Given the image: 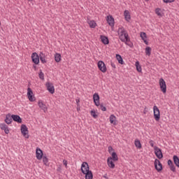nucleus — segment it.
<instances>
[{
    "label": "nucleus",
    "mask_w": 179,
    "mask_h": 179,
    "mask_svg": "<svg viewBox=\"0 0 179 179\" xmlns=\"http://www.w3.org/2000/svg\"><path fill=\"white\" fill-rule=\"evenodd\" d=\"M118 34H121L122 37H124L125 41H129L131 38H129V35H128V33H127V31L124 29V27L119 28L117 30Z\"/></svg>",
    "instance_id": "1"
},
{
    "label": "nucleus",
    "mask_w": 179,
    "mask_h": 179,
    "mask_svg": "<svg viewBox=\"0 0 179 179\" xmlns=\"http://www.w3.org/2000/svg\"><path fill=\"white\" fill-rule=\"evenodd\" d=\"M159 87L164 94L167 93V85H166V81H164V79L163 78L159 79Z\"/></svg>",
    "instance_id": "2"
},
{
    "label": "nucleus",
    "mask_w": 179,
    "mask_h": 179,
    "mask_svg": "<svg viewBox=\"0 0 179 179\" xmlns=\"http://www.w3.org/2000/svg\"><path fill=\"white\" fill-rule=\"evenodd\" d=\"M21 134L26 138V139H29V129L27 128V126L26 124H22L21 125Z\"/></svg>",
    "instance_id": "3"
},
{
    "label": "nucleus",
    "mask_w": 179,
    "mask_h": 179,
    "mask_svg": "<svg viewBox=\"0 0 179 179\" xmlns=\"http://www.w3.org/2000/svg\"><path fill=\"white\" fill-rule=\"evenodd\" d=\"M154 166H155V170H157L158 173H160V171H162L163 164H162V162H160V160L155 159L154 162Z\"/></svg>",
    "instance_id": "4"
},
{
    "label": "nucleus",
    "mask_w": 179,
    "mask_h": 179,
    "mask_svg": "<svg viewBox=\"0 0 179 179\" xmlns=\"http://www.w3.org/2000/svg\"><path fill=\"white\" fill-rule=\"evenodd\" d=\"M31 60L32 62L35 64V65H38V64H40V55H38V54H37V52H33L31 54Z\"/></svg>",
    "instance_id": "5"
},
{
    "label": "nucleus",
    "mask_w": 179,
    "mask_h": 179,
    "mask_svg": "<svg viewBox=\"0 0 179 179\" xmlns=\"http://www.w3.org/2000/svg\"><path fill=\"white\" fill-rule=\"evenodd\" d=\"M97 65L98 69L99 71H101V72H103V73H106V72H107V66H106L104 62L100 60L98 62Z\"/></svg>",
    "instance_id": "6"
},
{
    "label": "nucleus",
    "mask_w": 179,
    "mask_h": 179,
    "mask_svg": "<svg viewBox=\"0 0 179 179\" xmlns=\"http://www.w3.org/2000/svg\"><path fill=\"white\" fill-rule=\"evenodd\" d=\"M154 118L155 121H160V110L157 106L153 107Z\"/></svg>",
    "instance_id": "7"
},
{
    "label": "nucleus",
    "mask_w": 179,
    "mask_h": 179,
    "mask_svg": "<svg viewBox=\"0 0 179 179\" xmlns=\"http://www.w3.org/2000/svg\"><path fill=\"white\" fill-rule=\"evenodd\" d=\"M45 87L50 94H54V93H55V88L54 87V84L52 83L47 82L45 83Z\"/></svg>",
    "instance_id": "8"
},
{
    "label": "nucleus",
    "mask_w": 179,
    "mask_h": 179,
    "mask_svg": "<svg viewBox=\"0 0 179 179\" xmlns=\"http://www.w3.org/2000/svg\"><path fill=\"white\" fill-rule=\"evenodd\" d=\"M154 150L155 156H157L159 160H161V159L163 157V152H162V149L159 148L157 146H155Z\"/></svg>",
    "instance_id": "9"
},
{
    "label": "nucleus",
    "mask_w": 179,
    "mask_h": 179,
    "mask_svg": "<svg viewBox=\"0 0 179 179\" xmlns=\"http://www.w3.org/2000/svg\"><path fill=\"white\" fill-rule=\"evenodd\" d=\"M27 97L29 101H36V97L34 96V94H33V90L30 87L27 89Z\"/></svg>",
    "instance_id": "10"
},
{
    "label": "nucleus",
    "mask_w": 179,
    "mask_h": 179,
    "mask_svg": "<svg viewBox=\"0 0 179 179\" xmlns=\"http://www.w3.org/2000/svg\"><path fill=\"white\" fill-rule=\"evenodd\" d=\"M93 101L96 107L100 106V95H99V93L96 92L93 94Z\"/></svg>",
    "instance_id": "11"
},
{
    "label": "nucleus",
    "mask_w": 179,
    "mask_h": 179,
    "mask_svg": "<svg viewBox=\"0 0 179 179\" xmlns=\"http://www.w3.org/2000/svg\"><path fill=\"white\" fill-rule=\"evenodd\" d=\"M81 173H87V171H90V167L89 166V164L87 162H83L81 164Z\"/></svg>",
    "instance_id": "12"
},
{
    "label": "nucleus",
    "mask_w": 179,
    "mask_h": 179,
    "mask_svg": "<svg viewBox=\"0 0 179 179\" xmlns=\"http://www.w3.org/2000/svg\"><path fill=\"white\" fill-rule=\"evenodd\" d=\"M44 156L43 153V150L40 149V148H36V157L37 160H41Z\"/></svg>",
    "instance_id": "13"
},
{
    "label": "nucleus",
    "mask_w": 179,
    "mask_h": 179,
    "mask_svg": "<svg viewBox=\"0 0 179 179\" xmlns=\"http://www.w3.org/2000/svg\"><path fill=\"white\" fill-rule=\"evenodd\" d=\"M106 21L110 27H114L115 22L114 21V17L113 15H108L106 17Z\"/></svg>",
    "instance_id": "14"
},
{
    "label": "nucleus",
    "mask_w": 179,
    "mask_h": 179,
    "mask_svg": "<svg viewBox=\"0 0 179 179\" xmlns=\"http://www.w3.org/2000/svg\"><path fill=\"white\" fill-rule=\"evenodd\" d=\"M13 121V118H12V114L8 113L6 115L4 122H6V124H7V125H10V124H12Z\"/></svg>",
    "instance_id": "15"
},
{
    "label": "nucleus",
    "mask_w": 179,
    "mask_h": 179,
    "mask_svg": "<svg viewBox=\"0 0 179 179\" xmlns=\"http://www.w3.org/2000/svg\"><path fill=\"white\" fill-rule=\"evenodd\" d=\"M101 41L104 44V45H107L110 44V40H108V37L104 35H101L100 36Z\"/></svg>",
    "instance_id": "16"
},
{
    "label": "nucleus",
    "mask_w": 179,
    "mask_h": 179,
    "mask_svg": "<svg viewBox=\"0 0 179 179\" xmlns=\"http://www.w3.org/2000/svg\"><path fill=\"white\" fill-rule=\"evenodd\" d=\"M0 128L2 131H4L5 134L8 135L9 134V127L5 123L0 124Z\"/></svg>",
    "instance_id": "17"
},
{
    "label": "nucleus",
    "mask_w": 179,
    "mask_h": 179,
    "mask_svg": "<svg viewBox=\"0 0 179 179\" xmlns=\"http://www.w3.org/2000/svg\"><path fill=\"white\" fill-rule=\"evenodd\" d=\"M13 121L17 122V124H22V117L18 115H12Z\"/></svg>",
    "instance_id": "18"
},
{
    "label": "nucleus",
    "mask_w": 179,
    "mask_h": 179,
    "mask_svg": "<svg viewBox=\"0 0 179 179\" xmlns=\"http://www.w3.org/2000/svg\"><path fill=\"white\" fill-rule=\"evenodd\" d=\"M107 164L108 167H110V169H115V164H114V162H113V159H111V157H109L107 159Z\"/></svg>",
    "instance_id": "19"
},
{
    "label": "nucleus",
    "mask_w": 179,
    "mask_h": 179,
    "mask_svg": "<svg viewBox=\"0 0 179 179\" xmlns=\"http://www.w3.org/2000/svg\"><path fill=\"white\" fill-rule=\"evenodd\" d=\"M109 120L110 124H113V125H117V117H115V115H110Z\"/></svg>",
    "instance_id": "20"
},
{
    "label": "nucleus",
    "mask_w": 179,
    "mask_h": 179,
    "mask_svg": "<svg viewBox=\"0 0 179 179\" xmlns=\"http://www.w3.org/2000/svg\"><path fill=\"white\" fill-rule=\"evenodd\" d=\"M124 16L127 22H129V20H131V15L129 14V11H128L127 10H124Z\"/></svg>",
    "instance_id": "21"
},
{
    "label": "nucleus",
    "mask_w": 179,
    "mask_h": 179,
    "mask_svg": "<svg viewBox=\"0 0 179 179\" xmlns=\"http://www.w3.org/2000/svg\"><path fill=\"white\" fill-rule=\"evenodd\" d=\"M116 59L121 65H124L125 64L124 59H122V56H121L120 54H116Z\"/></svg>",
    "instance_id": "22"
},
{
    "label": "nucleus",
    "mask_w": 179,
    "mask_h": 179,
    "mask_svg": "<svg viewBox=\"0 0 179 179\" xmlns=\"http://www.w3.org/2000/svg\"><path fill=\"white\" fill-rule=\"evenodd\" d=\"M39 59L43 64H47V60H45V55L41 52L39 54Z\"/></svg>",
    "instance_id": "23"
},
{
    "label": "nucleus",
    "mask_w": 179,
    "mask_h": 179,
    "mask_svg": "<svg viewBox=\"0 0 179 179\" xmlns=\"http://www.w3.org/2000/svg\"><path fill=\"white\" fill-rule=\"evenodd\" d=\"M83 174L85 175V179H93V172H92V171H88Z\"/></svg>",
    "instance_id": "24"
},
{
    "label": "nucleus",
    "mask_w": 179,
    "mask_h": 179,
    "mask_svg": "<svg viewBox=\"0 0 179 179\" xmlns=\"http://www.w3.org/2000/svg\"><path fill=\"white\" fill-rule=\"evenodd\" d=\"M38 104L39 106V108H41V110H43L44 113L47 111V106H45V104H44V103H43L42 101H39Z\"/></svg>",
    "instance_id": "25"
},
{
    "label": "nucleus",
    "mask_w": 179,
    "mask_h": 179,
    "mask_svg": "<svg viewBox=\"0 0 179 179\" xmlns=\"http://www.w3.org/2000/svg\"><path fill=\"white\" fill-rule=\"evenodd\" d=\"M87 23L91 29H95L96 26H97V23L94 20H88Z\"/></svg>",
    "instance_id": "26"
},
{
    "label": "nucleus",
    "mask_w": 179,
    "mask_h": 179,
    "mask_svg": "<svg viewBox=\"0 0 179 179\" xmlns=\"http://www.w3.org/2000/svg\"><path fill=\"white\" fill-rule=\"evenodd\" d=\"M173 160L174 164L179 169V157L177 155H173Z\"/></svg>",
    "instance_id": "27"
},
{
    "label": "nucleus",
    "mask_w": 179,
    "mask_h": 179,
    "mask_svg": "<svg viewBox=\"0 0 179 179\" xmlns=\"http://www.w3.org/2000/svg\"><path fill=\"white\" fill-rule=\"evenodd\" d=\"M134 145L137 149H142V143H141V141L138 138L134 141Z\"/></svg>",
    "instance_id": "28"
},
{
    "label": "nucleus",
    "mask_w": 179,
    "mask_h": 179,
    "mask_svg": "<svg viewBox=\"0 0 179 179\" xmlns=\"http://www.w3.org/2000/svg\"><path fill=\"white\" fill-rule=\"evenodd\" d=\"M111 160H113V162H118V155H117V152L113 151L111 153Z\"/></svg>",
    "instance_id": "29"
},
{
    "label": "nucleus",
    "mask_w": 179,
    "mask_h": 179,
    "mask_svg": "<svg viewBox=\"0 0 179 179\" xmlns=\"http://www.w3.org/2000/svg\"><path fill=\"white\" fill-rule=\"evenodd\" d=\"M62 58V56H61V54L59 53H56L55 55V61L56 62H61V59Z\"/></svg>",
    "instance_id": "30"
},
{
    "label": "nucleus",
    "mask_w": 179,
    "mask_h": 179,
    "mask_svg": "<svg viewBox=\"0 0 179 179\" xmlns=\"http://www.w3.org/2000/svg\"><path fill=\"white\" fill-rule=\"evenodd\" d=\"M145 55H148V57H150L152 55V48L147 46L145 48Z\"/></svg>",
    "instance_id": "31"
},
{
    "label": "nucleus",
    "mask_w": 179,
    "mask_h": 179,
    "mask_svg": "<svg viewBox=\"0 0 179 179\" xmlns=\"http://www.w3.org/2000/svg\"><path fill=\"white\" fill-rule=\"evenodd\" d=\"M135 66L136 68V71H138V72H142V66H141V64L139 63V61L136 62Z\"/></svg>",
    "instance_id": "32"
},
{
    "label": "nucleus",
    "mask_w": 179,
    "mask_h": 179,
    "mask_svg": "<svg viewBox=\"0 0 179 179\" xmlns=\"http://www.w3.org/2000/svg\"><path fill=\"white\" fill-rule=\"evenodd\" d=\"M38 77L41 80H44V73H43V70L41 69L39 70Z\"/></svg>",
    "instance_id": "33"
},
{
    "label": "nucleus",
    "mask_w": 179,
    "mask_h": 179,
    "mask_svg": "<svg viewBox=\"0 0 179 179\" xmlns=\"http://www.w3.org/2000/svg\"><path fill=\"white\" fill-rule=\"evenodd\" d=\"M99 107L101 110V111H107V108H106V106H104L103 103H99Z\"/></svg>",
    "instance_id": "34"
},
{
    "label": "nucleus",
    "mask_w": 179,
    "mask_h": 179,
    "mask_svg": "<svg viewBox=\"0 0 179 179\" xmlns=\"http://www.w3.org/2000/svg\"><path fill=\"white\" fill-rule=\"evenodd\" d=\"M140 36L141 37V40H145L146 38H148V36L145 32H141Z\"/></svg>",
    "instance_id": "35"
},
{
    "label": "nucleus",
    "mask_w": 179,
    "mask_h": 179,
    "mask_svg": "<svg viewBox=\"0 0 179 179\" xmlns=\"http://www.w3.org/2000/svg\"><path fill=\"white\" fill-rule=\"evenodd\" d=\"M124 43H125L126 45H129V47H130V48H133L134 43L132 42H131V39H129V41H125Z\"/></svg>",
    "instance_id": "36"
},
{
    "label": "nucleus",
    "mask_w": 179,
    "mask_h": 179,
    "mask_svg": "<svg viewBox=\"0 0 179 179\" xmlns=\"http://www.w3.org/2000/svg\"><path fill=\"white\" fill-rule=\"evenodd\" d=\"M90 114H91L92 117H93V118H97V117H99V115H97V114H96V110H92L90 111Z\"/></svg>",
    "instance_id": "37"
},
{
    "label": "nucleus",
    "mask_w": 179,
    "mask_h": 179,
    "mask_svg": "<svg viewBox=\"0 0 179 179\" xmlns=\"http://www.w3.org/2000/svg\"><path fill=\"white\" fill-rule=\"evenodd\" d=\"M42 159H43V164H45V166H47V163H48V158H47V156L43 155Z\"/></svg>",
    "instance_id": "38"
},
{
    "label": "nucleus",
    "mask_w": 179,
    "mask_h": 179,
    "mask_svg": "<svg viewBox=\"0 0 179 179\" xmlns=\"http://www.w3.org/2000/svg\"><path fill=\"white\" fill-rule=\"evenodd\" d=\"M169 169L171 171H173V173H177V170L176 169V166H174V164L169 166Z\"/></svg>",
    "instance_id": "39"
},
{
    "label": "nucleus",
    "mask_w": 179,
    "mask_h": 179,
    "mask_svg": "<svg viewBox=\"0 0 179 179\" xmlns=\"http://www.w3.org/2000/svg\"><path fill=\"white\" fill-rule=\"evenodd\" d=\"M162 9H160L159 8H157L155 9V13L156 15H157V16H162Z\"/></svg>",
    "instance_id": "40"
},
{
    "label": "nucleus",
    "mask_w": 179,
    "mask_h": 179,
    "mask_svg": "<svg viewBox=\"0 0 179 179\" xmlns=\"http://www.w3.org/2000/svg\"><path fill=\"white\" fill-rule=\"evenodd\" d=\"M57 171H58V173H62V165H59V166L57 167Z\"/></svg>",
    "instance_id": "41"
},
{
    "label": "nucleus",
    "mask_w": 179,
    "mask_h": 179,
    "mask_svg": "<svg viewBox=\"0 0 179 179\" xmlns=\"http://www.w3.org/2000/svg\"><path fill=\"white\" fill-rule=\"evenodd\" d=\"M63 164L65 166L66 169H68V161H66V159L63 160Z\"/></svg>",
    "instance_id": "42"
},
{
    "label": "nucleus",
    "mask_w": 179,
    "mask_h": 179,
    "mask_svg": "<svg viewBox=\"0 0 179 179\" xmlns=\"http://www.w3.org/2000/svg\"><path fill=\"white\" fill-rule=\"evenodd\" d=\"M164 3H171V2H174V0H163Z\"/></svg>",
    "instance_id": "43"
},
{
    "label": "nucleus",
    "mask_w": 179,
    "mask_h": 179,
    "mask_svg": "<svg viewBox=\"0 0 179 179\" xmlns=\"http://www.w3.org/2000/svg\"><path fill=\"white\" fill-rule=\"evenodd\" d=\"M149 143L151 148H155V141H153V140L150 141Z\"/></svg>",
    "instance_id": "44"
},
{
    "label": "nucleus",
    "mask_w": 179,
    "mask_h": 179,
    "mask_svg": "<svg viewBox=\"0 0 179 179\" xmlns=\"http://www.w3.org/2000/svg\"><path fill=\"white\" fill-rule=\"evenodd\" d=\"M108 152L111 155L113 153L112 152H114V148H113L111 146H109L108 147Z\"/></svg>",
    "instance_id": "45"
},
{
    "label": "nucleus",
    "mask_w": 179,
    "mask_h": 179,
    "mask_svg": "<svg viewBox=\"0 0 179 179\" xmlns=\"http://www.w3.org/2000/svg\"><path fill=\"white\" fill-rule=\"evenodd\" d=\"M120 40H121L122 43H125V38L121 34L120 36Z\"/></svg>",
    "instance_id": "46"
},
{
    "label": "nucleus",
    "mask_w": 179,
    "mask_h": 179,
    "mask_svg": "<svg viewBox=\"0 0 179 179\" xmlns=\"http://www.w3.org/2000/svg\"><path fill=\"white\" fill-rule=\"evenodd\" d=\"M76 101L77 107H80V103H80V99H76Z\"/></svg>",
    "instance_id": "47"
},
{
    "label": "nucleus",
    "mask_w": 179,
    "mask_h": 179,
    "mask_svg": "<svg viewBox=\"0 0 179 179\" xmlns=\"http://www.w3.org/2000/svg\"><path fill=\"white\" fill-rule=\"evenodd\" d=\"M173 164H174L173 163V161L171 159H169L168 160V166H172Z\"/></svg>",
    "instance_id": "48"
},
{
    "label": "nucleus",
    "mask_w": 179,
    "mask_h": 179,
    "mask_svg": "<svg viewBox=\"0 0 179 179\" xmlns=\"http://www.w3.org/2000/svg\"><path fill=\"white\" fill-rule=\"evenodd\" d=\"M143 42L145 43V44L146 45H149V42L148 41V40L144 39V40H143Z\"/></svg>",
    "instance_id": "49"
},
{
    "label": "nucleus",
    "mask_w": 179,
    "mask_h": 179,
    "mask_svg": "<svg viewBox=\"0 0 179 179\" xmlns=\"http://www.w3.org/2000/svg\"><path fill=\"white\" fill-rule=\"evenodd\" d=\"M111 66H112V68H114V69L116 68L115 64L113 62H111Z\"/></svg>",
    "instance_id": "50"
},
{
    "label": "nucleus",
    "mask_w": 179,
    "mask_h": 179,
    "mask_svg": "<svg viewBox=\"0 0 179 179\" xmlns=\"http://www.w3.org/2000/svg\"><path fill=\"white\" fill-rule=\"evenodd\" d=\"M77 111H80V106H77Z\"/></svg>",
    "instance_id": "51"
},
{
    "label": "nucleus",
    "mask_w": 179,
    "mask_h": 179,
    "mask_svg": "<svg viewBox=\"0 0 179 179\" xmlns=\"http://www.w3.org/2000/svg\"><path fill=\"white\" fill-rule=\"evenodd\" d=\"M103 178L108 179V177H107V174H105V175L103 176Z\"/></svg>",
    "instance_id": "52"
},
{
    "label": "nucleus",
    "mask_w": 179,
    "mask_h": 179,
    "mask_svg": "<svg viewBox=\"0 0 179 179\" xmlns=\"http://www.w3.org/2000/svg\"><path fill=\"white\" fill-rule=\"evenodd\" d=\"M33 68L36 70L37 69V66L36 65H33Z\"/></svg>",
    "instance_id": "53"
},
{
    "label": "nucleus",
    "mask_w": 179,
    "mask_h": 179,
    "mask_svg": "<svg viewBox=\"0 0 179 179\" xmlns=\"http://www.w3.org/2000/svg\"><path fill=\"white\" fill-rule=\"evenodd\" d=\"M0 26H1V21H0Z\"/></svg>",
    "instance_id": "54"
},
{
    "label": "nucleus",
    "mask_w": 179,
    "mask_h": 179,
    "mask_svg": "<svg viewBox=\"0 0 179 179\" xmlns=\"http://www.w3.org/2000/svg\"><path fill=\"white\" fill-rule=\"evenodd\" d=\"M29 1H33V0H29Z\"/></svg>",
    "instance_id": "55"
}]
</instances>
